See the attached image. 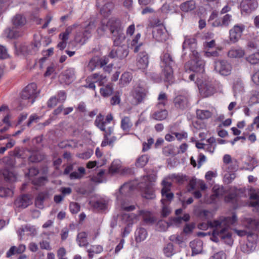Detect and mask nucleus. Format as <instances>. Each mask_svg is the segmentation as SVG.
Returning <instances> with one entry per match:
<instances>
[{"mask_svg": "<svg viewBox=\"0 0 259 259\" xmlns=\"http://www.w3.org/2000/svg\"><path fill=\"white\" fill-rule=\"evenodd\" d=\"M212 232H199L197 233L199 237H204L207 235L210 236V239L215 242L222 240L226 244L231 246L233 243L232 234L229 231L228 228H212Z\"/></svg>", "mask_w": 259, "mask_h": 259, "instance_id": "f257e3e1", "label": "nucleus"}, {"mask_svg": "<svg viewBox=\"0 0 259 259\" xmlns=\"http://www.w3.org/2000/svg\"><path fill=\"white\" fill-rule=\"evenodd\" d=\"M161 66L163 68L162 70V76L165 82L169 84L174 82L173 69L175 61L172 55L168 53H163L161 57Z\"/></svg>", "mask_w": 259, "mask_h": 259, "instance_id": "f03ea898", "label": "nucleus"}, {"mask_svg": "<svg viewBox=\"0 0 259 259\" xmlns=\"http://www.w3.org/2000/svg\"><path fill=\"white\" fill-rule=\"evenodd\" d=\"M40 93L37 89L36 83L32 82L28 84L21 92V97L22 100V104L24 106L32 105Z\"/></svg>", "mask_w": 259, "mask_h": 259, "instance_id": "7ed1b4c3", "label": "nucleus"}, {"mask_svg": "<svg viewBox=\"0 0 259 259\" xmlns=\"http://www.w3.org/2000/svg\"><path fill=\"white\" fill-rule=\"evenodd\" d=\"M78 27V29L74 37V40L76 42L82 45L91 36L92 30L95 28V23L94 22H90L84 28L80 25Z\"/></svg>", "mask_w": 259, "mask_h": 259, "instance_id": "20e7f679", "label": "nucleus"}, {"mask_svg": "<svg viewBox=\"0 0 259 259\" xmlns=\"http://www.w3.org/2000/svg\"><path fill=\"white\" fill-rule=\"evenodd\" d=\"M113 119V115L111 113L108 114L106 118H104V116L100 113L97 117L95 120L94 124L98 127L100 130L105 132L104 138H108V137L111 135L112 133L111 128L110 127L106 131L105 129V126L107 124L110 123Z\"/></svg>", "mask_w": 259, "mask_h": 259, "instance_id": "39448f33", "label": "nucleus"}, {"mask_svg": "<svg viewBox=\"0 0 259 259\" xmlns=\"http://www.w3.org/2000/svg\"><path fill=\"white\" fill-rule=\"evenodd\" d=\"M40 44L39 42H34L33 43L27 45L22 44L18 47L15 46L16 53L19 55L22 54L23 55H33L36 53L38 51Z\"/></svg>", "mask_w": 259, "mask_h": 259, "instance_id": "423d86ee", "label": "nucleus"}, {"mask_svg": "<svg viewBox=\"0 0 259 259\" xmlns=\"http://www.w3.org/2000/svg\"><path fill=\"white\" fill-rule=\"evenodd\" d=\"M124 23L119 19L114 20V46H119L125 40Z\"/></svg>", "mask_w": 259, "mask_h": 259, "instance_id": "0eeeda50", "label": "nucleus"}, {"mask_svg": "<svg viewBox=\"0 0 259 259\" xmlns=\"http://www.w3.org/2000/svg\"><path fill=\"white\" fill-rule=\"evenodd\" d=\"M185 66L193 72L203 73L204 71V62L199 59L198 54L197 57L193 56L191 60L186 63Z\"/></svg>", "mask_w": 259, "mask_h": 259, "instance_id": "6e6552de", "label": "nucleus"}, {"mask_svg": "<svg viewBox=\"0 0 259 259\" xmlns=\"http://www.w3.org/2000/svg\"><path fill=\"white\" fill-rule=\"evenodd\" d=\"M237 218L235 214H233L232 217H221L218 220H214L213 222L210 221H207V227H230L233 225L236 221Z\"/></svg>", "mask_w": 259, "mask_h": 259, "instance_id": "1a4fd4ad", "label": "nucleus"}, {"mask_svg": "<svg viewBox=\"0 0 259 259\" xmlns=\"http://www.w3.org/2000/svg\"><path fill=\"white\" fill-rule=\"evenodd\" d=\"M147 93L146 89L142 84H139L133 91L132 104L137 105L142 103L145 99Z\"/></svg>", "mask_w": 259, "mask_h": 259, "instance_id": "9d476101", "label": "nucleus"}, {"mask_svg": "<svg viewBox=\"0 0 259 259\" xmlns=\"http://www.w3.org/2000/svg\"><path fill=\"white\" fill-rule=\"evenodd\" d=\"M246 230H239L236 228L234 229L235 232L239 236L243 237L246 236L250 242L255 241L258 236V228H246Z\"/></svg>", "mask_w": 259, "mask_h": 259, "instance_id": "9b49d317", "label": "nucleus"}, {"mask_svg": "<svg viewBox=\"0 0 259 259\" xmlns=\"http://www.w3.org/2000/svg\"><path fill=\"white\" fill-rule=\"evenodd\" d=\"M214 70L222 75L227 76L231 73V67L227 61L219 60L215 62Z\"/></svg>", "mask_w": 259, "mask_h": 259, "instance_id": "f8f14e48", "label": "nucleus"}, {"mask_svg": "<svg viewBox=\"0 0 259 259\" xmlns=\"http://www.w3.org/2000/svg\"><path fill=\"white\" fill-rule=\"evenodd\" d=\"M152 35L153 37L158 41H164L168 38L167 31L162 25L153 27Z\"/></svg>", "mask_w": 259, "mask_h": 259, "instance_id": "ddd939ff", "label": "nucleus"}, {"mask_svg": "<svg viewBox=\"0 0 259 259\" xmlns=\"http://www.w3.org/2000/svg\"><path fill=\"white\" fill-rule=\"evenodd\" d=\"M196 40L194 37L185 36V40L183 44V49H189L192 52V56L197 57L198 52L196 51Z\"/></svg>", "mask_w": 259, "mask_h": 259, "instance_id": "4468645a", "label": "nucleus"}, {"mask_svg": "<svg viewBox=\"0 0 259 259\" xmlns=\"http://www.w3.org/2000/svg\"><path fill=\"white\" fill-rule=\"evenodd\" d=\"M244 26L243 25H235L230 30V39L232 42H237L240 38Z\"/></svg>", "mask_w": 259, "mask_h": 259, "instance_id": "2eb2a0df", "label": "nucleus"}, {"mask_svg": "<svg viewBox=\"0 0 259 259\" xmlns=\"http://www.w3.org/2000/svg\"><path fill=\"white\" fill-rule=\"evenodd\" d=\"M149 57L146 52H140L137 58L136 65L140 69H146L149 64Z\"/></svg>", "mask_w": 259, "mask_h": 259, "instance_id": "dca6fc26", "label": "nucleus"}, {"mask_svg": "<svg viewBox=\"0 0 259 259\" xmlns=\"http://www.w3.org/2000/svg\"><path fill=\"white\" fill-rule=\"evenodd\" d=\"M257 6L258 3L256 0H242L240 4L242 11L246 13H250L255 10Z\"/></svg>", "mask_w": 259, "mask_h": 259, "instance_id": "f3484780", "label": "nucleus"}, {"mask_svg": "<svg viewBox=\"0 0 259 259\" xmlns=\"http://www.w3.org/2000/svg\"><path fill=\"white\" fill-rule=\"evenodd\" d=\"M32 203V199L30 195L23 194L18 197L15 201L16 207L20 209L26 208Z\"/></svg>", "mask_w": 259, "mask_h": 259, "instance_id": "a211bd4d", "label": "nucleus"}, {"mask_svg": "<svg viewBox=\"0 0 259 259\" xmlns=\"http://www.w3.org/2000/svg\"><path fill=\"white\" fill-rule=\"evenodd\" d=\"M139 215L142 217L143 221L147 225H152L157 221L155 217L149 211L145 210H139L138 212V217Z\"/></svg>", "mask_w": 259, "mask_h": 259, "instance_id": "6ab92c4d", "label": "nucleus"}, {"mask_svg": "<svg viewBox=\"0 0 259 259\" xmlns=\"http://www.w3.org/2000/svg\"><path fill=\"white\" fill-rule=\"evenodd\" d=\"M174 103L176 108L181 110H184L188 106L187 98L182 95H179L175 98Z\"/></svg>", "mask_w": 259, "mask_h": 259, "instance_id": "aec40b11", "label": "nucleus"}, {"mask_svg": "<svg viewBox=\"0 0 259 259\" xmlns=\"http://www.w3.org/2000/svg\"><path fill=\"white\" fill-rule=\"evenodd\" d=\"M18 28L15 26L12 28H7L4 32L5 36L10 39H16L22 36L23 35V31L18 30Z\"/></svg>", "mask_w": 259, "mask_h": 259, "instance_id": "412c9836", "label": "nucleus"}, {"mask_svg": "<svg viewBox=\"0 0 259 259\" xmlns=\"http://www.w3.org/2000/svg\"><path fill=\"white\" fill-rule=\"evenodd\" d=\"M232 20V15L226 14L221 19H216L213 22V25L215 27H228Z\"/></svg>", "mask_w": 259, "mask_h": 259, "instance_id": "4be33fe9", "label": "nucleus"}, {"mask_svg": "<svg viewBox=\"0 0 259 259\" xmlns=\"http://www.w3.org/2000/svg\"><path fill=\"white\" fill-rule=\"evenodd\" d=\"M192 250V255H194L201 253L203 251V242L199 239H196L190 242Z\"/></svg>", "mask_w": 259, "mask_h": 259, "instance_id": "5701e85b", "label": "nucleus"}, {"mask_svg": "<svg viewBox=\"0 0 259 259\" xmlns=\"http://www.w3.org/2000/svg\"><path fill=\"white\" fill-rule=\"evenodd\" d=\"M108 200L104 198H100L92 202L93 207L97 211H105L108 208Z\"/></svg>", "mask_w": 259, "mask_h": 259, "instance_id": "b1692460", "label": "nucleus"}, {"mask_svg": "<svg viewBox=\"0 0 259 259\" xmlns=\"http://www.w3.org/2000/svg\"><path fill=\"white\" fill-rule=\"evenodd\" d=\"M96 236L97 235H95L94 237H92L90 233L87 234L85 232H82L78 234L77 240L80 246H85L88 244L87 240L88 237L92 238L93 240H94L96 238Z\"/></svg>", "mask_w": 259, "mask_h": 259, "instance_id": "393cba45", "label": "nucleus"}, {"mask_svg": "<svg viewBox=\"0 0 259 259\" xmlns=\"http://www.w3.org/2000/svg\"><path fill=\"white\" fill-rule=\"evenodd\" d=\"M122 220L126 224L127 227H129L138 221V214H136L133 213H124L122 215Z\"/></svg>", "mask_w": 259, "mask_h": 259, "instance_id": "a878e982", "label": "nucleus"}, {"mask_svg": "<svg viewBox=\"0 0 259 259\" xmlns=\"http://www.w3.org/2000/svg\"><path fill=\"white\" fill-rule=\"evenodd\" d=\"M13 25L16 28H21L26 23V18L21 14H16L12 20Z\"/></svg>", "mask_w": 259, "mask_h": 259, "instance_id": "bb28decb", "label": "nucleus"}, {"mask_svg": "<svg viewBox=\"0 0 259 259\" xmlns=\"http://www.w3.org/2000/svg\"><path fill=\"white\" fill-rule=\"evenodd\" d=\"M21 239L27 236H34L36 234L34 228H22L17 231Z\"/></svg>", "mask_w": 259, "mask_h": 259, "instance_id": "cd10ccee", "label": "nucleus"}, {"mask_svg": "<svg viewBox=\"0 0 259 259\" xmlns=\"http://www.w3.org/2000/svg\"><path fill=\"white\" fill-rule=\"evenodd\" d=\"M135 234L136 241L141 242L146 238L148 233L145 228H137Z\"/></svg>", "mask_w": 259, "mask_h": 259, "instance_id": "c85d7f7f", "label": "nucleus"}, {"mask_svg": "<svg viewBox=\"0 0 259 259\" xmlns=\"http://www.w3.org/2000/svg\"><path fill=\"white\" fill-rule=\"evenodd\" d=\"M223 162L225 164H230L228 168L231 170H235L237 169V162L236 160H232L231 156L229 154H225L223 157Z\"/></svg>", "mask_w": 259, "mask_h": 259, "instance_id": "c756f323", "label": "nucleus"}, {"mask_svg": "<svg viewBox=\"0 0 259 259\" xmlns=\"http://www.w3.org/2000/svg\"><path fill=\"white\" fill-rule=\"evenodd\" d=\"M142 197L147 199L155 198L154 190L151 185L148 184L146 185L142 193Z\"/></svg>", "mask_w": 259, "mask_h": 259, "instance_id": "7c9ffc66", "label": "nucleus"}, {"mask_svg": "<svg viewBox=\"0 0 259 259\" xmlns=\"http://www.w3.org/2000/svg\"><path fill=\"white\" fill-rule=\"evenodd\" d=\"M119 173L121 175L126 176L132 175L133 174V169L128 167H122L119 163H116L114 164V174Z\"/></svg>", "mask_w": 259, "mask_h": 259, "instance_id": "2f4dec72", "label": "nucleus"}, {"mask_svg": "<svg viewBox=\"0 0 259 259\" xmlns=\"http://www.w3.org/2000/svg\"><path fill=\"white\" fill-rule=\"evenodd\" d=\"M200 93L204 97L212 95L214 92L213 87L210 84H205L199 89Z\"/></svg>", "mask_w": 259, "mask_h": 259, "instance_id": "473e14b6", "label": "nucleus"}, {"mask_svg": "<svg viewBox=\"0 0 259 259\" xmlns=\"http://www.w3.org/2000/svg\"><path fill=\"white\" fill-rule=\"evenodd\" d=\"M196 8V3L193 0H190L183 3L180 5L181 10L185 12H188L194 10Z\"/></svg>", "mask_w": 259, "mask_h": 259, "instance_id": "72a5a7b5", "label": "nucleus"}, {"mask_svg": "<svg viewBox=\"0 0 259 259\" xmlns=\"http://www.w3.org/2000/svg\"><path fill=\"white\" fill-rule=\"evenodd\" d=\"M113 9V4L112 2L107 3L103 7L101 13L105 18H109L111 15Z\"/></svg>", "mask_w": 259, "mask_h": 259, "instance_id": "f704fd0d", "label": "nucleus"}, {"mask_svg": "<svg viewBox=\"0 0 259 259\" xmlns=\"http://www.w3.org/2000/svg\"><path fill=\"white\" fill-rule=\"evenodd\" d=\"M132 79V76L130 72H124L123 73L119 79V85L120 88H122L128 84Z\"/></svg>", "mask_w": 259, "mask_h": 259, "instance_id": "c9c22d12", "label": "nucleus"}, {"mask_svg": "<svg viewBox=\"0 0 259 259\" xmlns=\"http://www.w3.org/2000/svg\"><path fill=\"white\" fill-rule=\"evenodd\" d=\"M66 83H68L75 78V71L73 68H68L62 74Z\"/></svg>", "mask_w": 259, "mask_h": 259, "instance_id": "e433bc0d", "label": "nucleus"}, {"mask_svg": "<svg viewBox=\"0 0 259 259\" xmlns=\"http://www.w3.org/2000/svg\"><path fill=\"white\" fill-rule=\"evenodd\" d=\"M115 51L116 57L119 59L125 58L128 55V51L125 46H118Z\"/></svg>", "mask_w": 259, "mask_h": 259, "instance_id": "4c0bfd02", "label": "nucleus"}, {"mask_svg": "<svg viewBox=\"0 0 259 259\" xmlns=\"http://www.w3.org/2000/svg\"><path fill=\"white\" fill-rule=\"evenodd\" d=\"M141 37V34L140 33H137L135 37L131 41V48L134 50L135 53H137L140 50V47L142 45V43H140L138 45L139 40Z\"/></svg>", "mask_w": 259, "mask_h": 259, "instance_id": "58836bf2", "label": "nucleus"}, {"mask_svg": "<svg viewBox=\"0 0 259 259\" xmlns=\"http://www.w3.org/2000/svg\"><path fill=\"white\" fill-rule=\"evenodd\" d=\"M167 116V111L166 110H161L155 112L152 115V117L157 120L165 119Z\"/></svg>", "mask_w": 259, "mask_h": 259, "instance_id": "ea45409f", "label": "nucleus"}, {"mask_svg": "<svg viewBox=\"0 0 259 259\" xmlns=\"http://www.w3.org/2000/svg\"><path fill=\"white\" fill-rule=\"evenodd\" d=\"M158 102L157 106L159 108L164 107L167 103V97L165 93H161L158 97Z\"/></svg>", "mask_w": 259, "mask_h": 259, "instance_id": "a19ab883", "label": "nucleus"}, {"mask_svg": "<svg viewBox=\"0 0 259 259\" xmlns=\"http://www.w3.org/2000/svg\"><path fill=\"white\" fill-rule=\"evenodd\" d=\"M78 26H79V24H75L70 27H67L64 32L61 33L59 34V38L61 39L68 40L69 38L68 36L71 33L73 29L75 28Z\"/></svg>", "mask_w": 259, "mask_h": 259, "instance_id": "79ce46f5", "label": "nucleus"}, {"mask_svg": "<svg viewBox=\"0 0 259 259\" xmlns=\"http://www.w3.org/2000/svg\"><path fill=\"white\" fill-rule=\"evenodd\" d=\"M149 159V157L147 154L141 155L136 160V166L140 167H144L148 162Z\"/></svg>", "mask_w": 259, "mask_h": 259, "instance_id": "37998d69", "label": "nucleus"}, {"mask_svg": "<svg viewBox=\"0 0 259 259\" xmlns=\"http://www.w3.org/2000/svg\"><path fill=\"white\" fill-rule=\"evenodd\" d=\"M132 126L133 124L128 117L124 116L122 118L121 121V127L123 131L129 130Z\"/></svg>", "mask_w": 259, "mask_h": 259, "instance_id": "c03bdc74", "label": "nucleus"}, {"mask_svg": "<svg viewBox=\"0 0 259 259\" xmlns=\"http://www.w3.org/2000/svg\"><path fill=\"white\" fill-rule=\"evenodd\" d=\"M244 55V51L242 49H232L228 52V56L231 58H241Z\"/></svg>", "mask_w": 259, "mask_h": 259, "instance_id": "a18cd8bd", "label": "nucleus"}, {"mask_svg": "<svg viewBox=\"0 0 259 259\" xmlns=\"http://www.w3.org/2000/svg\"><path fill=\"white\" fill-rule=\"evenodd\" d=\"M103 251V248L101 245L92 246L91 248L88 250L89 253V257L90 259H92L94 254H98L101 253Z\"/></svg>", "mask_w": 259, "mask_h": 259, "instance_id": "49530a36", "label": "nucleus"}, {"mask_svg": "<svg viewBox=\"0 0 259 259\" xmlns=\"http://www.w3.org/2000/svg\"><path fill=\"white\" fill-rule=\"evenodd\" d=\"M100 92L102 95L105 97L111 95L113 93L112 83L108 84L104 88H101Z\"/></svg>", "mask_w": 259, "mask_h": 259, "instance_id": "de8ad7c7", "label": "nucleus"}, {"mask_svg": "<svg viewBox=\"0 0 259 259\" xmlns=\"http://www.w3.org/2000/svg\"><path fill=\"white\" fill-rule=\"evenodd\" d=\"M2 174L5 179L7 181L12 182L15 181L16 179V177L15 174L8 169H4L3 171Z\"/></svg>", "mask_w": 259, "mask_h": 259, "instance_id": "09e8293b", "label": "nucleus"}, {"mask_svg": "<svg viewBox=\"0 0 259 259\" xmlns=\"http://www.w3.org/2000/svg\"><path fill=\"white\" fill-rule=\"evenodd\" d=\"M196 115L197 118L200 119H207L211 116V113L208 110H197Z\"/></svg>", "mask_w": 259, "mask_h": 259, "instance_id": "8fccbe9b", "label": "nucleus"}, {"mask_svg": "<svg viewBox=\"0 0 259 259\" xmlns=\"http://www.w3.org/2000/svg\"><path fill=\"white\" fill-rule=\"evenodd\" d=\"M133 189V187L131 183H125L120 187L119 192L123 195H127Z\"/></svg>", "mask_w": 259, "mask_h": 259, "instance_id": "3c124183", "label": "nucleus"}, {"mask_svg": "<svg viewBox=\"0 0 259 259\" xmlns=\"http://www.w3.org/2000/svg\"><path fill=\"white\" fill-rule=\"evenodd\" d=\"M163 250L164 254L167 257L172 256L174 253V246L171 243L166 244Z\"/></svg>", "mask_w": 259, "mask_h": 259, "instance_id": "603ef678", "label": "nucleus"}, {"mask_svg": "<svg viewBox=\"0 0 259 259\" xmlns=\"http://www.w3.org/2000/svg\"><path fill=\"white\" fill-rule=\"evenodd\" d=\"M246 60L251 64H256L259 62V52L253 53L247 57Z\"/></svg>", "mask_w": 259, "mask_h": 259, "instance_id": "864d4df0", "label": "nucleus"}, {"mask_svg": "<svg viewBox=\"0 0 259 259\" xmlns=\"http://www.w3.org/2000/svg\"><path fill=\"white\" fill-rule=\"evenodd\" d=\"M13 194V191L10 188L4 187H0V197H9L12 196Z\"/></svg>", "mask_w": 259, "mask_h": 259, "instance_id": "5fc2aeb1", "label": "nucleus"}, {"mask_svg": "<svg viewBox=\"0 0 259 259\" xmlns=\"http://www.w3.org/2000/svg\"><path fill=\"white\" fill-rule=\"evenodd\" d=\"M214 195L216 197L222 196L226 193V190L222 186H214L213 188Z\"/></svg>", "mask_w": 259, "mask_h": 259, "instance_id": "6e6d98bb", "label": "nucleus"}, {"mask_svg": "<svg viewBox=\"0 0 259 259\" xmlns=\"http://www.w3.org/2000/svg\"><path fill=\"white\" fill-rule=\"evenodd\" d=\"M99 66V64L98 61V58L95 57L92 58L89 62L88 65V69L92 71L94 70L95 67Z\"/></svg>", "mask_w": 259, "mask_h": 259, "instance_id": "4d7b16f0", "label": "nucleus"}, {"mask_svg": "<svg viewBox=\"0 0 259 259\" xmlns=\"http://www.w3.org/2000/svg\"><path fill=\"white\" fill-rule=\"evenodd\" d=\"M91 77L94 80V82H99L100 85L103 84L104 80L105 79V77H103L102 75H100L98 73H94Z\"/></svg>", "mask_w": 259, "mask_h": 259, "instance_id": "13d9d810", "label": "nucleus"}, {"mask_svg": "<svg viewBox=\"0 0 259 259\" xmlns=\"http://www.w3.org/2000/svg\"><path fill=\"white\" fill-rule=\"evenodd\" d=\"M154 143V139L152 138H150L147 140V143L146 142H144L143 143V148H142V151L145 152L148 150L150 147Z\"/></svg>", "mask_w": 259, "mask_h": 259, "instance_id": "bf43d9fd", "label": "nucleus"}, {"mask_svg": "<svg viewBox=\"0 0 259 259\" xmlns=\"http://www.w3.org/2000/svg\"><path fill=\"white\" fill-rule=\"evenodd\" d=\"M69 209L72 213H76L80 210V205L76 202H72L70 203Z\"/></svg>", "mask_w": 259, "mask_h": 259, "instance_id": "052dcab7", "label": "nucleus"}, {"mask_svg": "<svg viewBox=\"0 0 259 259\" xmlns=\"http://www.w3.org/2000/svg\"><path fill=\"white\" fill-rule=\"evenodd\" d=\"M226 254L224 251H220L213 254L209 259H226Z\"/></svg>", "mask_w": 259, "mask_h": 259, "instance_id": "680f3d73", "label": "nucleus"}, {"mask_svg": "<svg viewBox=\"0 0 259 259\" xmlns=\"http://www.w3.org/2000/svg\"><path fill=\"white\" fill-rule=\"evenodd\" d=\"M104 174H105L104 170H103V169L100 170V171L98 172L97 176L94 177L92 178V180L94 182H95L96 183H102L103 182L102 177L104 175Z\"/></svg>", "mask_w": 259, "mask_h": 259, "instance_id": "e2e57ef3", "label": "nucleus"}, {"mask_svg": "<svg viewBox=\"0 0 259 259\" xmlns=\"http://www.w3.org/2000/svg\"><path fill=\"white\" fill-rule=\"evenodd\" d=\"M8 57L7 50L3 46L0 45V59H5Z\"/></svg>", "mask_w": 259, "mask_h": 259, "instance_id": "0e129e2a", "label": "nucleus"}, {"mask_svg": "<svg viewBox=\"0 0 259 259\" xmlns=\"http://www.w3.org/2000/svg\"><path fill=\"white\" fill-rule=\"evenodd\" d=\"M225 199L227 202H234L237 200V194L234 193H230L225 197Z\"/></svg>", "mask_w": 259, "mask_h": 259, "instance_id": "69168bd1", "label": "nucleus"}, {"mask_svg": "<svg viewBox=\"0 0 259 259\" xmlns=\"http://www.w3.org/2000/svg\"><path fill=\"white\" fill-rule=\"evenodd\" d=\"M211 215L210 211L206 210H203L200 211L199 213V217L202 220H207L209 215Z\"/></svg>", "mask_w": 259, "mask_h": 259, "instance_id": "338daca9", "label": "nucleus"}, {"mask_svg": "<svg viewBox=\"0 0 259 259\" xmlns=\"http://www.w3.org/2000/svg\"><path fill=\"white\" fill-rule=\"evenodd\" d=\"M18 254L17 248L15 246H12L6 253V256L10 257L11 256Z\"/></svg>", "mask_w": 259, "mask_h": 259, "instance_id": "774afa93", "label": "nucleus"}]
</instances>
